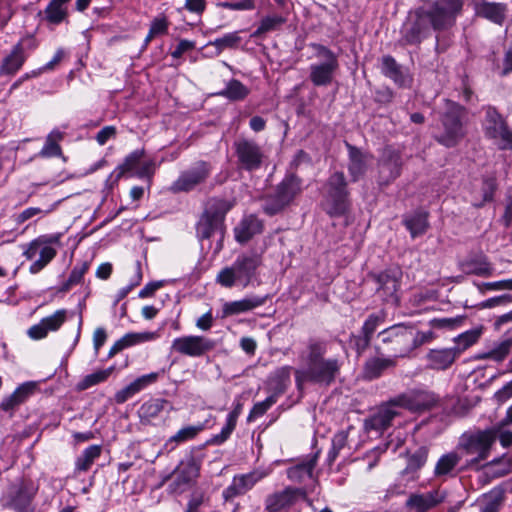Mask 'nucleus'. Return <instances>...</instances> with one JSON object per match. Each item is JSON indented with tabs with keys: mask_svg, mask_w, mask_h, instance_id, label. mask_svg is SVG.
Wrapping results in <instances>:
<instances>
[{
	"mask_svg": "<svg viewBox=\"0 0 512 512\" xmlns=\"http://www.w3.org/2000/svg\"><path fill=\"white\" fill-rule=\"evenodd\" d=\"M326 345L321 341H311L308 345L307 368L296 370L297 383L314 381L330 384L340 381L341 363L336 358L325 359Z\"/></svg>",
	"mask_w": 512,
	"mask_h": 512,
	"instance_id": "1",
	"label": "nucleus"
},
{
	"mask_svg": "<svg viewBox=\"0 0 512 512\" xmlns=\"http://www.w3.org/2000/svg\"><path fill=\"white\" fill-rule=\"evenodd\" d=\"M261 265V255L257 253L241 254L230 266H225L218 272L215 282L227 289L236 286L246 288L257 278Z\"/></svg>",
	"mask_w": 512,
	"mask_h": 512,
	"instance_id": "2",
	"label": "nucleus"
},
{
	"mask_svg": "<svg viewBox=\"0 0 512 512\" xmlns=\"http://www.w3.org/2000/svg\"><path fill=\"white\" fill-rule=\"evenodd\" d=\"M232 207L233 203L228 200L217 197L210 198L197 222V237L204 240L218 234L222 241L225 234V216Z\"/></svg>",
	"mask_w": 512,
	"mask_h": 512,
	"instance_id": "3",
	"label": "nucleus"
},
{
	"mask_svg": "<svg viewBox=\"0 0 512 512\" xmlns=\"http://www.w3.org/2000/svg\"><path fill=\"white\" fill-rule=\"evenodd\" d=\"M463 6V0H434L428 1L420 9L432 30L446 31L455 25L457 17L462 14Z\"/></svg>",
	"mask_w": 512,
	"mask_h": 512,
	"instance_id": "4",
	"label": "nucleus"
},
{
	"mask_svg": "<svg viewBox=\"0 0 512 512\" xmlns=\"http://www.w3.org/2000/svg\"><path fill=\"white\" fill-rule=\"evenodd\" d=\"M465 117L466 110L463 106L447 100L441 117L443 132L436 136V141L447 148L456 146L466 135L463 122Z\"/></svg>",
	"mask_w": 512,
	"mask_h": 512,
	"instance_id": "5",
	"label": "nucleus"
},
{
	"mask_svg": "<svg viewBox=\"0 0 512 512\" xmlns=\"http://www.w3.org/2000/svg\"><path fill=\"white\" fill-rule=\"evenodd\" d=\"M302 192V180L289 174L276 186L274 192L264 198L263 211L269 216L276 215L289 206Z\"/></svg>",
	"mask_w": 512,
	"mask_h": 512,
	"instance_id": "6",
	"label": "nucleus"
},
{
	"mask_svg": "<svg viewBox=\"0 0 512 512\" xmlns=\"http://www.w3.org/2000/svg\"><path fill=\"white\" fill-rule=\"evenodd\" d=\"M199 472L200 463L193 456H189L181 460L173 471L162 474L158 487L171 480L167 487L168 493L180 495L189 489L192 482L198 478Z\"/></svg>",
	"mask_w": 512,
	"mask_h": 512,
	"instance_id": "7",
	"label": "nucleus"
},
{
	"mask_svg": "<svg viewBox=\"0 0 512 512\" xmlns=\"http://www.w3.org/2000/svg\"><path fill=\"white\" fill-rule=\"evenodd\" d=\"M61 236L60 233L40 235L26 245L23 256L27 260H33L39 254V258L29 267L31 274L40 273L56 257L57 250L53 245L60 244Z\"/></svg>",
	"mask_w": 512,
	"mask_h": 512,
	"instance_id": "8",
	"label": "nucleus"
},
{
	"mask_svg": "<svg viewBox=\"0 0 512 512\" xmlns=\"http://www.w3.org/2000/svg\"><path fill=\"white\" fill-rule=\"evenodd\" d=\"M38 488V485L32 480L22 479L18 483H13L2 493L0 505L4 509L27 512Z\"/></svg>",
	"mask_w": 512,
	"mask_h": 512,
	"instance_id": "9",
	"label": "nucleus"
},
{
	"mask_svg": "<svg viewBox=\"0 0 512 512\" xmlns=\"http://www.w3.org/2000/svg\"><path fill=\"white\" fill-rule=\"evenodd\" d=\"M496 440L493 431L483 430L474 433H464L460 438L459 448L464 455L469 456L471 464H478L488 458L492 445Z\"/></svg>",
	"mask_w": 512,
	"mask_h": 512,
	"instance_id": "10",
	"label": "nucleus"
},
{
	"mask_svg": "<svg viewBox=\"0 0 512 512\" xmlns=\"http://www.w3.org/2000/svg\"><path fill=\"white\" fill-rule=\"evenodd\" d=\"M312 48L316 51V56L324 61L310 66V81L318 87L328 86L339 69L338 58L332 50L321 44H312Z\"/></svg>",
	"mask_w": 512,
	"mask_h": 512,
	"instance_id": "11",
	"label": "nucleus"
},
{
	"mask_svg": "<svg viewBox=\"0 0 512 512\" xmlns=\"http://www.w3.org/2000/svg\"><path fill=\"white\" fill-rule=\"evenodd\" d=\"M380 335L382 336V341L384 343L392 344V358L395 360L398 357H405L424 341V335H422L420 342H418L413 330L403 325L391 326L383 330Z\"/></svg>",
	"mask_w": 512,
	"mask_h": 512,
	"instance_id": "12",
	"label": "nucleus"
},
{
	"mask_svg": "<svg viewBox=\"0 0 512 512\" xmlns=\"http://www.w3.org/2000/svg\"><path fill=\"white\" fill-rule=\"evenodd\" d=\"M327 201L330 204L327 212L331 216H341L349 208V191L343 172L333 173L327 181Z\"/></svg>",
	"mask_w": 512,
	"mask_h": 512,
	"instance_id": "13",
	"label": "nucleus"
},
{
	"mask_svg": "<svg viewBox=\"0 0 512 512\" xmlns=\"http://www.w3.org/2000/svg\"><path fill=\"white\" fill-rule=\"evenodd\" d=\"M239 168L245 171L259 170L267 160L262 147L254 140L242 138L233 144Z\"/></svg>",
	"mask_w": 512,
	"mask_h": 512,
	"instance_id": "14",
	"label": "nucleus"
},
{
	"mask_svg": "<svg viewBox=\"0 0 512 512\" xmlns=\"http://www.w3.org/2000/svg\"><path fill=\"white\" fill-rule=\"evenodd\" d=\"M431 25L423 11L417 8L410 14L401 30L399 44L401 46L419 45L431 33Z\"/></svg>",
	"mask_w": 512,
	"mask_h": 512,
	"instance_id": "15",
	"label": "nucleus"
},
{
	"mask_svg": "<svg viewBox=\"0 0 512 512\" xmlns=\"http://www.w3.org/2000/svg\"><path fill=\"white\" fill-rule=\"evenodd\" d=\"M485 135L493 139L500 149L512 147V132L498 111L491 106L486 108Z\"/></svg>",
	"mask_w": 512,
	"mask_h": 512,
	"instance_id": "16",
	"label": "nucleus"
},
{
	"mask_svg": "<svg viewBox=\"0 0 512 512\" xmlns=\"http://www.w3.org/2000/svg\"><path fill=\"white\" fill-rule=\"evenodd\" d=\"M212 171V166L206 161H197L192 167L183 171L172 183L171 190L175 193L189 192L206 182Z\"/></svg>",
	"mask_w": 512,
	"mask_h": 512,
	"instance_id": "17",
	"label": "nucleus"
},
{
	"mask_svg": "<svg viewBox=\"0 0 512 512\" xmlns=\"http://www.w3.org/2000/svg\"><path fill=\"white\" fill-rule=\"evenodd\" d=\"M214 347V341L196 335L175 338L171 345L173 352L190 357H201Z\"/></svg>",
	"mask_w": 512,
	"mask_h": 512,
	"instance_id": "18",
	"label": "nucleus"
},
{
	"mask_svg": "<svg viewBox=\"0 0 512 512\" xmlns=\"http://www.w3.org/2000/svg\"><path fill=\"white\" fill-rule=\"evenodd\" d=\"M377 284L376 293L385 302H398L397 292L400 287L402 272L399 269H387L372 275Z\"/></svg>",
	"mask_w": 512,
	"mask_h": 512,
	"instance_id": "19",
	"label": "nucleus"
},
{
	"mask_svg": "<svg viewBox=\"0 0 512 512\" xmlns=\"http://www.w3.org/2000/svg\"><path fill=\"white\" fill-rule=\"evenodd\" d=\"M269 470H254L246 474L235 475L228 487L223 490V498L226 501L244 495L250 491L256 483L268 476Z\"/></svg>",
	"mask_w": 512,
	"mask_h": 512,
	"instance_id": "20",
	"label": "nucleus"
},
{
	"mask_svg": "<svg viewBox=\"0 0 512 512\" xmlns=\"http://www.w3.org/2000/svg\"><path fill=\"white\" fill-rule=\"evenodd\" d=\"M437 402L434 394L425 390H412L392 399V403L398 404L399 408L411 412H420L431 408Z\"/></svg>",
	"mask_w": 512,
	"mask_h": 512,
	"instance_id": "21",
	"label": "nucleus"
},
{
	"mask_svg": "<svg viewBox=\"0 0 512 512\" xmlns=\"http://www.w3.org/2000/svg\"><path fill=\"white\" fill-rule=\"evenodd\" d=\"M67 319V310L59 309L52 315L44 317L39 323L32 325L27 330V335L32 340H41L48 336L50 332L58 331Z\"/></svg>",
	"mask_w": 512,
	"mask_h": 512,
	"instance_id": "22",
	"label": "nucleus"
},
{
	"mask_svg": "<svg viewBox=\"0 0 512 512\" xmlns=\"http://www.w3.org/2000/svg\"><path fill=\"white\" fill-rule=\"evenodd\" d=\"M396 407L398 404L392 403V399L380 405L368 419L365 420V429L367 431L383 432L390 425L396 415H398Z\"/></svg>",
	"mask_w": 512,
	"mask_h": 512,
	"instance_id": "23",
	"label": "nucleus"
},
{
	"mask_svg": "<svg viewBox=\"0 0 512 512\" xmlns=\"http://www.w3.org/2000/svg\"><path fill=\"white\" fill-rule=\"evenodd\" d=\"M300 495H302L301 489L286 487L284 490L272 493L266 497L265 510L267 512H280L292 506Z\"/></svg>",
	"mask_w": 512,
	"mask_h": 512,
	"instance_id": "24",
	"label": "nucleus"
},
{
	"mask_svg": "<svg viewBox=\"0 0 512 512\" xmlns=\"http://www.w3.org/2000/svg\"><path fill=\"white\" fill-rule=\"evenodd\" d=\"M267 296H249L241 300L226 302L222 308V318L245 313L265 304Z\"/></svg>",
	"mask_w": 512,
	"mask_h": 512,
	"instance_id": "25",
	"label": "nucleus"
},
{
	"mask_svg": "<svg viewBox=\"0 0 512 512\" xmlns=\"http://www.w3.org/2000/svg\"><path fill=\"white\" fill-rule=\"evenodd\" d=\"M446 493L440 490L429 491L424 494H412L407 500V506L415 512H427L445 499Z\"/></svg>",
	"mask_w": 512,
	"mask_h": 512,
	"instance_id": "26",
	"label": "nucleus"
},
{
	"mask_svg": "<svg viewBox=\"0 0 512 512\" xmlns=\"http://www.w3.org/2000/svg\"><path fill=\"white\" fill-rule=\"evenodd\" d=\"M473 7L477 16L486 18L496 24H502L507 11L505 4L486 0H474Z\"/></svg>",
	"mask_w": 512,
	"mask_h": 512,
	"instance_id": "27",
	"label": "nucleus"
},
{
	"mask_svg": "<svg viewBox=\"0 0 512 512\" xmlns=\"http://www.w3.org/2000/svg\"><path fill=\"white\" fill-rule=\"evenodd\" d=\"M263 231V223L255 215L244 217L235 227V239L239 243H246L255 235Z\"/></svg>",
	"mask_w": 512,
	"mask_h": 512,
	"instance_id": "28",
	"label": "nucleus"
},
{
	"mask_svg": "<svg viewBox=\"0 0 512 512\" xmlns=\"http://www.w3.org/2000/svg\"><path fill=\"white\" fill-rule=\"evenodd\" d=\"M27 59L21 43H17L7 55L0 66V75H14L23 66Z\"/></svg>",
	"mask_w": 512,
	"mask_h": 512,
	"instance_id": "29",
	"label": "nucleus"
},
{
	"mask_svg": "<svg viewBox=\"0 0 512 512\" xmlns=\"http://www.w3.org/2000/svg\"><path fill=\"white\" fill-rule=\"evenodd\" d=\"M145 154L144 149H137L127 155L122 164L115 168L110 174L109 180L112 182H118L124 175L132 173L135 175L140 162Z\"/></svg>",
	"mask_w": 512,
	"mask_h": 512,
	"instance_id": "30",
	"label": "nucleus"
},
{
	"mask_svg": "<svg viewBox=\"0 0 512 512\" xmlns=\"http://www.w3.org/2000/svg\"><path fill=\"white\" fill-rule=\"evenodd\" d=\"M457 358L458 357L452 347L431 349L427 354L429 367L436 370H446L456 361Z\"/></svg>",
	"mask_w": 512,
	"mask_h": 512,
	"instance_id": "31",
	"label": "nucleus"
},
{
	"mask_svg": "<svg viewBox=\"0 0 512 512\" xmlns=\"http://www.w3.org/2000/svg\"><path fill=\"white\" fill-rule=\"evenodd\" d=\"M396 361L394 358L374 357L369 359L363 369V378L372 381L380 377L386 370L394 368Z\"/></svg>",
	"mask_w": 512,
	"mask_h": 512,
	"instance_id": "32",
	"label": "nucleus"
},
{
	"mask_svg": "<svg viewBox=\"0 0 512 512\" xmlns=\"http://www.w3.org/2000/svg\"><path fill=\"white\" fill-rule=\"evenodd\" d=\"M483 332L484 327L482 325H479L454 337V346L452 347V349L457 355V357L459 358L462 353H464L470 347L475 345L481 338Z\"/></svg>",
	"mask_w": 512,
	"mask_h": 512,
	"instance_id": "33",
	"label": "nucleus"
},
{
	"mask_svg": "<svg viewBox=\"0 0 512 512\" xmlns=\"http://www.w3.org/2000/svg\"><path fill=\"white\" fill-rule=\"evenodd\" d=\"M349 153L348 171L353 182L358 181L366 172V155L357 147L346 142Z\"/></svg>",
	"mask_w": 512,
	"mask_h": 512,
	"instance_id": "34",
	"label": "nucleus"
},
{
	"mask_svg": "<svg viewBox=\"0 0 512 512\" xmlns=\"http://www.w3.org/2000/svg\"><path fill=\"white\" fill-rule=\"evenodd\" d=\"M65 133L60 131L59 129H53L45 138V142L43 147L38 153V156L41 158H63L62 148L60 146V142L64 139Z\"/></svg>",
	"mask_w": 512,
	"mask_h": 512,
	"instance_id": "35",
	"label": "nucleus"
},
{
	"mask_svg": "<svg viewBox=\"0 0 512 512\" xmlns=\"http://www.w3.org/2000/svg\"><path fill=\"white\" fill-rule=\"evenodd\" d=\"M461 269L464 273L477 275L481 277L492 276L494 268L484 255L472 257L461 263Z\"/></svg>",
	"mask_w": 512,
	"mask_h": 512,
	"instance_id": "36",
	"label": "nucleus"
},
{
	"mask_svg": "<svg viewBox=\"0 0 512 512\" xmlns=\"http://www.w3.org/2000/svg\"><path fill=\"white\" fill-rule=\"evenodd\" d=\"M382 72L401 87L407 86L411 81L410 77L402 70V67L390 55L382 58Z\"/></svg>",
	"mask_w": 512,
	"mask_h": 512,
	"instance_id": "37",
	"label": "nucleus"
},
{
	"mask_svg": "<svg viewBox=\"0 0 512 512\" xmlns=\"http://www.w3.org/2000/svg\"><path fill=\"white\" fill-rule=\"evenodd\" d=\"M168 405V401L163 399H151L146 401L139 408V417L144 423H152L160 417L161 413Z\"/></svg>",
	"mask_w": 512,
	"mask_h": 512,
	"instance_id": "38",
	"label": "nucleus"
},
{
	"mask_svg": "<svg viewBox=\"0 0 512 512\" xmlns=\"http://www.w3.org/2000/svg\"><path fill=\"white\" fill-rule=\"evenodd\" d=\"M428 216L429 214L427 212L419 211L404 219L403 223L412 238L423 235L428 230Z\"/></svg>",
	"mask_w": 512,
	"mask_h": 512,
	"instance_id": "39",
	"label": "nucleus"
},
{
	"mask_svg": "<svg viewBox=\"0 0 512 512\" xmlns=\"http://www.w3.org/2000/svg\"><path fill=\"white\" fill-rule=\"evenodd\" d=\"M316 465V456L306 461L298 463L287 470V477L294 482L302 483L312 478L313 470Z\"/></svg>",
	"mask_w": 512,
	"mask_h": 512,
	"instance_id": "40",
	"label": "nucleus"
},
{
	"mask_svg": "<svg viewBox=\"0 0 512 512\" xmlns=\"http://www.w3.org/2000/svg\"><path fill=\"white\" fill-rule=\"evenodd\" d=\"M512 349V338H505L500 342L494 344V346L484 352L479 353L476 358L477 359H489L495 362L503 361Z\"/></svg>",
	"mask_w": 512,
	"mask_h": 512,
	"instance_id": "41",
	"label": "nucleus"
},
{
	"mask_svg": "<svg viewBox=\"0 0 512 512\" xmlns=\"http://www.w3.org/2000/svg\"><path fill=\"white\" fill-rule=\"evenodd\" d=\"M71 0H51L45 9V18L51 24H60L68 15L67 4Z\"/></svg>",
	"mask_w": 512,
	"mask_h": 512,
	"instance_id": "42",
	"label": "nucleus"
},
{
	"mask_svg": "<svg viewBox=\"0 0 512 512\" xmlns=\"http://www.w3.org/2000/svg\"><path fill=\"white\" fill-rule=\"evenodd\" d=\"M250 93V90L237 79H231L227 82L224 89L217 93L230 101L244 100Z\"/></svg>",
	"mask_w": 512,
	"mask_h": 512,
	"instance_id": "43",
	"label": "nucleus"
},
{
	"mask_svg": "<svg viewBox=\"0 0 512 512\" xmlns=\"http://www.w3.org/2000/svg\"><path fill=\"white\" fill-rule=\"evenodd\" d=\"M102 452L101 445H90L77 457L75 461V471L86 472L93 465L94 461L98 459Z\"/></svg>",
	"mask_w": 512,
	"mask_h": 512,
	"instance_id": "44",
	"label": "nucleus"
},
{
	"mask_svg": "<svg viewBox=\"0 0 512 512\" xmlns=\"http://www.w3.org/2000/svg\"><path fill=\"white\" fill-rule=\"evenodd\" d=\"M35 386H18L16 390L1 402V408L5 411L14 409L33 394Z\"/></svg>",
	"mask_w": 512,
	"mask_h": 512,
	"instance_id": "45",
	"label": "nucleus"
},
{
	"mask_svg": "<svg viewBox=\"0 0 512 512\" xmlns=\"http://www.w3.org/2000/svg\"><path fill=\"white\" fill-rule=\"evenodd\" d=\"M460 461V456L455 452H449L442 455L437 461L434 474L437 477L450 475Z\"/></svg>",
	"mask_w": 512,
	"mask_h": 512,
	"instance_id": "46",
	"label": "nucleus"
},
{
	"mask_svg": "<svg viewBox=\"0 0 512 512\" xmlns=\"http://www.w3.org/2000/svg\"><path fill=\"white\" fill-rule=\"evenodd\" d=\"M90 263L88 261H83L78 263L72 269L68 279L61 285L58 289L61 293L68 292L73 286L80 284L83 281L84 275L89 270Z\"/></svg>",
	"mask_w": 512,
	"mask_h": 512,
	"instance_id": "47",
	"label": "nucleus"
},
{
	"mask_svg": "<svg viewBox=\"0 0 512 512\" xmlns=\"http://www.w3.org/2000/svg\"><path fill=\"white\" fill-rule=\"evenodd\" d=\"M381 319L375 314H371L362 326L363 339L357 343L358 351H362L369 346L372 335L380 324Z\"/></svg>",
	"mask_w": 512,
	"mask_h": 512,
	"instance_id": "48",
	"label": "nucleus"
},
{
	"mask_svg": "<svg viewBox=\"0 0 512 512\" xmlns=\"http://www.w3.org/2000/svg\"><path fill=\"white\" fill-rule=\"evenodd\" d=\"M241 42V37L239 36V32H231L223 35L222 37L216 38L213 41H210L208 45L214 46L217 49L218 54H220L225 49H234L237 48Z\"/></svg>",
	"mask_w": 512,
	"mask_h": 512,
	"instance_id": "49",
	"label": "nucleus"
},
{
	"mask_svg": "<svg viewBox=\"0 0 512 512\" xmlns=\"http://www.w3.org/2000/svg\"><path fill=\"white\" fill-rule=\"evenodd\" d=\"M478 401V396L471 399H468L467 397L457 398L456 400L451 399L450 404H447L446 409H449V412L454 415L462 416L475 406Z\"/></svg>",
	"mask_w": 512,
	"mask_h": 512,
	"instance_id": "50",
	"label": "nucleus"
},
{
	"mask_svg": "<svg viewBox=\"0 0 512 512\" xmlns=\"http://www.w3.org/2000/svg\"><path fill=\"white\" fill-rule=\"evenodd\" d=\"M285 21V18L279 15L266 16L260 21V24L254 31L253 36L259 37L263 34L274 31L283 25Z\"/></svg>",
	"mask_w": 512,
	"mask_h": 512,
	"instance_id": "51",
	"label": "nucleus"
},
{
	"mask_svg": "<svg viewBox=\"0 0 512 512\" xmlns=\"http://www.w3.org/2000/svg\"><path fill=\"white\" fill-rule=\"evenodd\" d=\"M402 159L396 151H389L387 158L382 163V169L390 171V178L396 179L401 173Z\"/></svg>",
	"mask_w": 512,
	"mask_h": 512,
	"instance_id": "52",
	"label": "nucleus"
},
{
	"mask_svg": "<svg viewBox=\"0 0 512 512\" xmlns=\"http://www.w3.org/2000/svg\"><path fill=\"white\" fill-rule=\"evenodd\" d=\"M203 429V425H190L181 428L175 435L169 438L167 444L182 443L194 439L197 434Z\"/></svg>",
	"mask_w": 512,
	"mask_h": 512,
	"instance_id": "53",
	"label": "nucleus"
},
{
	"mask_svg": "<svg viewBox=\"0 0 512 512\" xmlns=\"http://www.w3.org/2000/svg\"><path fill=\"white\" fill-rule=\"evenodd\" d=\"M277 401V398L275 395H271L267 397L265 400L256 403L253 408L251 409L248 417L247 422L251 423L264 415L266 411Z\"/></svg>",
	"mask_w": 512,
	"mask_h": 512,
	"instance_id": "54",
	"label": "nucleus"
},
{
	"mask_svg": "<svg viewBox=\"0 0 512 512\" xmlns=\"http://www.w3.org/2000/svg\"><path fill=\"white\" fill-rule=\"evenodd\" d=\"M51 211L52 209L43 210L38 207H28L24 209L22 212L16 214L14 216V221L17 225H21L34 217L42 218L49 214Z\"/></svg>",
	"mask_w": 512,
	"mask_h": 512,
	"instance_id": "55",
	"label": "nucleus"
},
{
	"mask_svg": "<svg viewBox=\"0 0 512 512\" xmlns=\"http://www.w3.org/2000/svg\"><path fill=\"white\" fill-rule=\"evenodd\" d=\"M465 319V316H456L452 318H434L430 323L432 327L438 329H455L462 326Z\"/></svg>",
	"mask_w": 512,
	"mask_h": 512,
	"instance_id": "56",
	"label": "nucleus"
},
{
	"mask_svg": "<svg viewBox=\"0 0 512 512\" xmlns=\"http://www.w3.org/2000/svg\"><path fill=\"white\" fill-rule=\"evenodd\" d=\"M506 424L507 422L503 421L501 424L488 429V431L495 433L496 439L498 438L501 445L505 448L512 445V431L506 428Z\"/></svg>",
	"mask_w": 512,
	"mask_h": 512,
	"instance_id": "57",
	"label": "nucleus"
},
{
	"mask_svg": "<svg viewBox=\"0 0 512 512\" xmlns=\"http://www.w3.org/2000/svg\"><path fill=\"white\" fill-rule=\"evenodd\" d=\"M236 424V422L226 417V423L221 429L220 433L213 435L209 443L214 445L223 444L234 431Z\"/></svg>",
	"mask_w": 512,
	"mask_h": 512,
	"instance_id": "58",
	"label": "nucleus"
},
{
	"mask_svg": "<svg viewBox=\"0 0 512 512\" xmlns=\"http://www.w3.org/2000/svg\"><path fill=\"white\" fill-rule=\"evenodd\" d=\"M169 21L166 16L161 15L155 17L150 24V36H162L168 33Z\"/></svg>",
	"mask_w": 512,
	"mask_h": 512,
	"instance_id": "59",
	"label": "nucleus"
},
{
	"mask_svg": "<svg viewBox=\"0 0 512 512\" xmlns=\"http://www.w3.org/2000/svg\"><path fill=\"white\" fill-rule=\"evenodd\" d=\"M115 371V368L113 366L97 370L89 375H87L84 378L83 384H98L101 382H106L109 380V377L112 375V373Z\"/></svg>",
	"mask_w": 512,
	"mask_h": 512,
	"instance_id": "60",
	"label": "nucleus"
},
{
	"mask_svg": "<svg viewBox=\"0 0 512 512\" xmlns=\"http://www.w3.org/2000/svg\"><path fill=\"white\" fill-rule=\"evenodd\" d=\"M217 6L224 9L236 11L253 10L255 8V1L241 0L239 2H221L218 3Z\"/></svg>",
	"mask_w": 512,
	"mask_h": 512,
	"instance_id": "61",
	"label": "nucleus"
},
{
	"mask_svg": "<svg viewBox=\"0 0 512 512\" xmlns=\"http://www.w3.org/2000/svg\"><path fill=\"white\" fill-rule=\"evenodd\" d=\"M141 280H142V273H141L140 266L138 265V271L135 276V280L132 281L131 283H129L128 285H126L125 287H122L117 292L116 303L123 300L136 286H138L140 284Z\"/></svg>",
	"mask_w": 512,
	"mask_h": 512,
	"instance_id": "62",
	"label": "nucleus"
},
{
	"mask_svg": "<svg viewBox=\"0 0 512 512\" xmlns=\"http://www.w3.org/2000/svg\"><path fill=\"white\" fill-rule=\"evenodd\" d=\"M117 129L115 126L103 127L95 136L97 143L101 146L105 145L110 139L115 138Z\"/></svg>",
	"mask_w": 512,
	"mask_h": 512,
	"instance_id": "63",
	"label": "nucleus"
},
{
	"mask_svg": "<svg viewBox=\"0 0 512 512\" xmlns=\"http://www.w3.org/2000/svg\"><path fill=\"white\" fill-rule=\"evenodd\" d=\"M149 339L150 335L148 333H127L122 337L125 348L147 341Z\"/></svg>",
	"mask_w": 512,
	"mask_h": 512,
	"instance_id": "64",
	"label": "nucleus"
}]
</instances>
